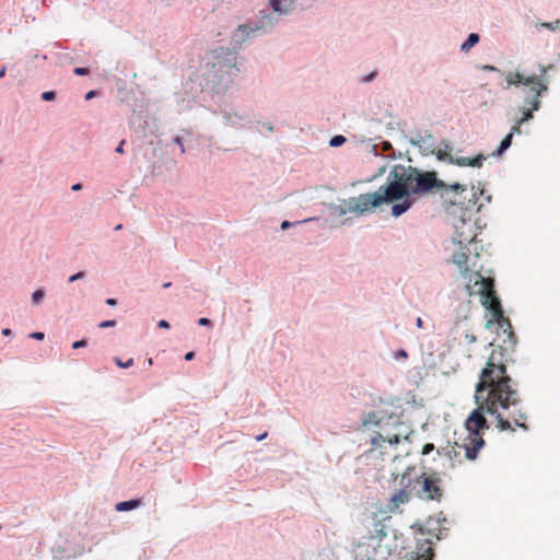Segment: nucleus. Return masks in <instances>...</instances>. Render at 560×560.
<instances>
[{
  "label": "nucleus",
  "instance_id": "8",
  "mask_svg": "<svg viewBox=\"0 0 560 560\" xmlns=\"http://www.w3.org/2000/svg\"><path fill=\"white\" fill-rule=\"evenodd\" d=\"M269 5L279 15L288 14L296 8H305L304 0H270Z\"/></svg>",
  "mask_w": 560,
  "mask_h": 560
},
{
  "label": "nucleus",
  "instance_id": "2",
  "mask_svg": "<svg viewBox=\"0 0 560 560\" xmlns=\"http://www.w3.org/2000/svg\"><path fill=\"white\" fill-rule=\"evenodd\" d=\"M438 194L442 206L450 209L454 206H464L463 195L466 186L460 184L446 185L439 179L436 172H421L412 166L394 165L387 176L386 184L374 192L361 194L358 197L345 200L340 207V214L352 213L357 217L372 212L383 203L401 200L404 197L424 196Z\"/></svg>",
  "mask_w": 560,
  "mask_h": 560
},
{
  "label": "nucleus",
  "instance_id": "45",
  "mask_svg": "<svg viewBox=\"0 0 560 560\" xmlns=\"http://www.w3.org/2000/svg\"><path fill=\"white\" fill-rule=\"evenodd\" d=\"M5 73V68H2L1 71H0V78H2Z\"/></svg>",
  "mask_w": 560,
  "mask_h": 560
},
{
  "label": "nucleus",
  "instance_id": "38",
  "mask_svg": "<svg viewBox=\"0 0 560 560\" xmlns=\"http://www.w3.org/2000/svg\"><path fill=\"white\" fill-rule=\"evenodd\" d=\"M248 26L247 25H240L238 26V31H241L242 33H247L248 34Z\"/></svg>",
  "mask_w": 560,
  "mask_h": 560
},
{
  "label": "nucleus",
  "instance_id": "35",
  "mask_svg": "<svg viewBox=\"0 0 560 560\" xmlns=\"http://www.w3.org/2000/svg\"><path fill=\"white\" fill-rule=\"evenodd\" d=\"M375 75H376V73H375V72H372V73H370L369 75H366V77L363 79V81H364V82H370V81H372V80L374 79V77H375Z\"/></svg>",
  "mask_w": 560,
  "mask_h": 560
},
{
  "label": "nucleus",
  "instance_id": "24",
  "mask_svg": "<svg viewBox=\"0 0 560 560\" xmlns=\"http://www.w3.org/2000/svg\"><path fill=\"white\" fill-rule=\"evenodd\" d=\"M86 340L85 339H82V340H78V341H74L72 343V348L73 349H79V348H82V347H85L86 346Z\"/></svg>",
  "mask_w": 560,
  "mask_h": 560
},
{
  "label": "nucleus",
  "instance_id": "44",
  "mask_svg": "<svg viewBox=\"0 0 560 560\" xmlns=\"http://www.w3.org/2000/svg\"><path fill=\"white\" fill-rule=\"evenodd\" d=\"M266 436H267V433H264V434H261V435H258V436L256 438V440H257V441H261V440H264Z\"/></svg>",
  "mask_w": 560,
  "mask_h": 560
},
{
  "label": "nucleus",
  "instance_id": "27",
  "mask_svg": "<svg viewBox=\"0 0 560 560\" xmlns=\"http://www.w3.org/2000/svg\"><path fill=\"white\" fill-rule=\"evenodd\" d=\"M198 324L201 325V326H211L212 325L211 320L209 318H206V317L199 318Z\"/></svg>",
  "mask_w": 560,
  "mask_h": 560
},
{
  "label": "nucleus",
  "instance_id": "25",
  "mask_svg": "<svg viewBox=\"0 0 560 560\" xmlns=\"http://www.w3.org/2000/svg\"><path fill=\"white\" fill-rule=\"evenodd\" d=\"M84 277V272L83 271H80V272H77L74 275H72L70 278H69V281L70 282H74L79 279H82Z\"/></svg>",
  "mask_w": 560,
  "mask_h": 560
},
{
  "label": "nucleus",
  "instance_id": "15",
  "mask_svg": "<svg viewBox=\"0 0 560 560\" xmlns=\"http://www.w3.org/2000/svg\"><path fill=\"white\" fill-rule=\"evenodd\" d=\"M511 143H512V133H509L501 141V143L497 150V154L501 155L505 150H508L510 148Z\"/></svg>",
  "mask_w": 560,
  "mask_h": 560
},
{
  "label": "nucleus",
  "instance_id": "29",
  "mask_svg": "<svg viewBox=\"0 0 560 560\" xmlns=\"http://www.w3.org/2000/svg\"><path fill=\"white\" fill-rule=\"evenodd\" d=\"M559 21H556L555 23H544L542 26L547 27V28H550V30H556L559 25Z\"/></svg>",
  "mask_w": 560,
  "mask_h": 560
},
{
  "label": "nucleus",
  "instance_id": "32",
  "mask_svg": "<svg viewBox=\"0 0 560 560\" xmlns=\"http://www.w3.org/2000/svg\"><path fill=\"white\" fill-rule=\"evenodd\" d=\"M125 142H126L125 140H121V141L119 142L118 147L116 148V152H117V153H120V154H122V153H124V145H125Z\"/></svg>",
  "mask_w": 560,
  "mask_h": 560
},
{
  "label": "nucleus",
  "instance_id": "6",
  "mask_svg": "<svg viewBox=\"0 0 560 560\" xmlns=\"http://www.w3.org/2000/svg\"><path fill=\"white\" fill-rule=\"evenodd\" d=\"M415 494L423 500L440 501L443 495L442 479L436 472H423L415 480H411Z\"/></svg>",
  "mask_w": 560,
  "mask_h": 560
},
{
  "label": "nucleus",
  "instance_id": "18",
  "mask_svg": "<svg viewBox=\"0 0 560 560\" xmlns=\"http://www.w3.org/2000/svg\"><path fill=\"white\" fill-rule=\"evenodd\" d=\"M436 158L439 160H448L451 163L455 162V159H453L447 152L439 150L436 153Z\"/></svg>",
  "mask_w": 560,
  "mask_h": 560
},
{
  "label": "nucleus",
  "instance_id": "1",
  "mask_svg": "<svg viewBox=\"0 0 560 560\" xmlns=\"http://www.w3.org/2000/svg\"><path fill=\"white\" fill-rule=\"evenodd\" d=\"M475 402L477 408L472 410L465 423L469 432L467 441L463 445L457 444L464 451L466 459H476L479 450L485 445L481 433L489 428L485 413L495 417L501 431H514L513 424L527 429L525 424L527 416L520 407L521 396L514 387L512 377L508 374L502 348L492 350L480 371L475 387Z\"/></svg>",
  "mask_w": 560,
  "mask_h": 560
},
{
  "label": "nucleus",
  "instance_id": "33",
  "mask_svg": "<svg viewBox=\"0 0 560 560\" xmlns=\"http://www.w3.org/2000/svg\"><path fill=\"white\" fill-rule=\"evenodd\" d=\"M158 326H159L160 328H168V327H170V324H168V322H166L165 319H162V320H160V322H159Z\"/></svg>",
  "mask_w": 560,
  "mask_h": 560
},
{
  "label": "nucleus",
  "instance_id": "41",
  "mask_svg": "<svg viewBox=\"0 0 560 560\" xmlns=\"http://www.w3.org/2000/svg\"><path fill=\"white\" fill-rule=\"evenodd\" d=\"M194 355H195V353L192 351H190V352L186 353L185 360L189 361L194 358Z\"/></svg>",
  "mask_w": 560,
  "mask_h": 560
},
{
  "label": "nucleus",
  "instance_id": "34",
  "mask_svg": "<svg viewBox=\"0 0 560 560\" xmlns=\"http://www.w3.org/2000/svg\"><path fill=\"white\" fill-rule=\"evenodd\" d=\"M293 224H294V223H292V222L283 221V222L281 223V229H282V230H285V229H288V228L292 226Z\"/></svg>",
  "mask_w": 560,
  "mask_h": 560
},
{
  "label": "nucleus",
  "instance_id": "21",
  "mask_svg": "<svg viewBox=\"0 0 560 560\" xmlns=\"http://www.w3.org/2000/svg\"><path fill=\"white\" fill-rule=\"evenodd\" d=\"M116 325V322L114 319H109V320H104L102 323L98 324V327L100 328H109V327H114Z\"/></svg>",
  "mask_w": 560,
  "mask_h": 560
},
{
  "label": "nucleus",
  "instance_id": "39",
  "mask_svg": "<svg viewBox=\"0 0 560 560\" xmlns=\"http://www.w3.org/2000/svg\"><path fill=\"white\" fill-rule=\"evenodd\" d=\"M483 70H487V71H497L498 69L494 67V66H483Z\"/></svg>",
  "mask_w": 560,
  "mask_h": 560
},
{
  "label": "nucleus",
  "instance_id": "10",
  "mask_svg": "<svg viewBox=\"0 0 560 560\" xmlns=\"http://www.w3.org/2000/svg\"><path fill=\"white\" fill-rule=\"evenodd\" d=\"M452 261L459 268V271L464 278L468 277L470 271L467 266L468 255L466 253H464V252L455 253L452 256Z\"/></svg>",
  "mask_w": 560,
  "mask_h": 560
},
{
  "label": "nucleus",
  "instance_id": "9",
  "mask_svg": "<svg viewBox=\"0 0 560 560\" xmlns=\"http://www.w3.org/2000/svg\"><path fill=\"white\" fill-rule=\"evenodd\" d=\"M213 55L215 58H220L223 55L229 56V59L226 62L221 63V61H219L218 63H213V67H219L220 70H222L225 67H229L230 69L234 68L236 71H238V69L236 68V57L234 55H232L228 49H224V48L215 49V50H213Z\"/></svg>",
  "mask_w": 560,
  "mask_h": 560
},
{
  "label": "nucleus",
  "instance_id": "5",
  "mask_svg": "<svg viewBox=\"0 0 560 560\" xmlns=\"http://www.w3.org/2000/svg\"><path fill=\"white\" fill-rule=\"evenodd\" d=\"M465 279L468 295H480L481 304L492 311L494 316L501 317L503 311L494 291V280L482 277L479 271L470 272Z\"/></svg>",
  "mask_w": 560,
  "mask_h": 560
},
{
  "label": "nucleus",
  "instance_id": "48",
  "mask_svg": "<svg viewBox=\"0 0 560 560\" xmlns=\"http://www.w3.org/2000/svg\"><path fill=\"white\" fill-rule=\"evenodd\" d=\"M152 364H153L152 359H151V358H150V359H148V365H150V366H151Z\"/></svg>",
  "mask_w": 560,
  "mask_h": 560
},
{
  "label": "nucleus",
  "instance_id": "42",
  "mask_svg": "<svg viewBox=\"0 0 560 560\" xmlns=\"http://www.w3.org/2000/svg\"><path fill=\"white\" fill-rule=\"evenodd\" d=\"M417 327L418 328H422L423 327V320L420 317L417 318Z\"/></svg>",
  "mask_w": 560,
  "mask_h": 560
},
{
  "label": "nucleus",
  "instance_id": "7",
  "mask_svg": "<svg viewBox=\"0 0 560 560\" xmlns=\"http://www.w3.org/2000/svg\"><path fill=\"white\" fill-rule=\"evenodd\" d=\"M400 483L404 485V488L392 495L390 509H398L401 504L407 503L411 494L415 493L411 479H409L407 475L402 476Z\"/></svg>",
  "mask_w": 560,
  "mask_h": 560
},
{
  "label": "nucleus",
  "instance_id": "20",
  "mask_svg": "<svg viewBox=\"0 0 560 560\" xmlns=\"http://www.w3.org/2000/svg\"><path fill=\"white\" fill-rule=\"evenodd\" d=\"M55 97H56V94L52 91H47L42 94V98L44 101H52V100H55Z\"/></svg>",
  "mask_w": 560,
  "mask_h": 560
},
{
  "label": "nucleus",
  "instance_id": "4",
  "mask_svg": "<svg viewBox=\"0 0 560 560\" xmlns=\"http://www.w3.org/2000/svg\"><path fill=\"white\" fill-rule=\"evenodd\" d=\"M362 425L369 430L377 429L371 436L370 452H378L384 455L388 448L408 440L410 430L397 417L383 416L378 412H370L363 419Z\"/></svg>",
  "mask_w": 560,
  "mask_h": 560
},
{
  "label": "nucleus",
  "instance_id": "43",
  "mask_svg": "<svg viewBox=\"0 0 560 560\" xmlns=\"http://www.w3.org/2000/svg\"><path fill=\"white\" fill-rule=\"evenodd\" d=\"M2 334L4 336H9V335H11V330L9 328H5V329L2 330Z\"/></svg>",
  "mask_w": 560,
  "mask_h": 560
},
{
  "label": "nucleus",
  "instance_id": "40",
  "mask_svg": "<svg viewBox=\"0 0 560 560\" xmlns=\"http://www.w3.org/2000/svg\"><path fill=\"white\" fill-rule=\"evenodd\" d=\"M72 190L74 191H78V190H81L82 189V185L81 184H74L72 187H71Z\"/></svg>",
  "mask_w": 560,
  "mask_h": 560
},
{
  "label": "nucleus",
  "instance_id": "19",
  "mask_svg": "<svg viewBox=\"0 0 560 560\" xmlns=\"http://www.w3.org/2000/svg\"><path fill=\"white\" fill-rule=\"evenodd\" d=\"M115 363L119 366V368H129L131 365H133V360L132 359H129L128 361H121L119 358H115Z\"/></svg>",
  "mask_w": 560,
  "mask_h": 560
},
{
  "label": "nucleus",
  "instance_id": "31",
  "mask_svg": "<svg viewBox=\"0 0 560 560\" xmlns=\"http://www.w3.org/2000/svg\"><path fill=\"white\" fill-rule=\"evenodd\" d=\"M174 141L180 147V152L184 153L185 152V148H184L182 138L180 137H176Z\"/></svg>",
  "mask_w": 560,
  "mask_h": 560
},
{
  "label": "nucleus",
  "instance_id": "16",
  "mask_svg": "<svg viewBox=\"0 0 560 560\" xmlns=\"http://www.w3.org/2000/svg\"><path fill=\"white\" fill-rule=\"evenodd\" d=\"M346 142V138L343 136H335L330 140L331 147H339Z\"/></svg>",
  "mask_w": 560,
  "mask_h": 560
},
{
  "label": "nucleus",
  "instance_id": "26",
  "mask_svg": "<svg viewBox=\"0 0 560 560\" xmlns=\"http://www.w3.org/2000/svg\"><path fill=\"white\" fill-rule=\"evenodd\" d=\"M522 125H523V124H518V120H516V121H515V125L512 127V129H511V132H510V133H512V136H513L514 133H521V126H522Z\"/></svg>",
  "mask_w": 560,
  "mask_h": 560
},
{
  "label": "nucleus",
  "instance_id": "13",
  "mask_svg": "<svg viewBox=\"0 0 560 560\" xmlns=\"http://www.w3.org/2000/svg\"><path fill=\"white\" fill-rule=\"evenodd\" d=\"M141 505V500H129V501H122L116 504L115 510L118 512H125L130 511L136 508H139Z\"/></svg>",
  "mask_w": 560,
  "mask_h": 560
},
{
  "label": "nucleus",
  "instance_id": "28",
  "mask_svg": "<svg viewBox=\"0 0 560 560\" xmlns=\"http://www.w3.org/2000/svg\"><path fill=\"white\" fill-rule=\"evenodd\" d=\"M31 338H34V339H37V340H42L44 339V334L40 332V331H35V332H32L30 335Z\"/></svg>",
  "mask_w": 560,
  "mask_h": 560
},
{
  "label": "nucleus",
  "instance_id": "46",
  "mask_svg": "<svg viewBox=\"0 0 560 560\" xmlns=\"http://www.w3.org/2000/svg\"><path fill=\"white\" fill-rule=\"evenodd\" d=\"M170 287H171V282H166V283L163 284V288H165V289L170 288Z\"/></svg>",
  "mask_w": 560,
  "mask_h": 560
},
{
  "label": "nucleus",
  "instance_id": "11",
  "mask_svg": "<svg viewBox=\"0 0 560 560\" xmlns=\"http://www.w3.org/2000/svg\"><path fill=\"white\" fill-rule=\"evenodd\" d=\"M486 160L483 154H479L472 159L460 156L455 159L454 164L458 166H472V167H480Z\"/></svg>",
  "mask_w": 560,
  "mask_h": 560
},
{
  "label": "nucleus",
  "instance_id": "30",
  "mask_svg": "<svg viewBox=\"0 0 560 560\" xmlns=\"http://www.w3.org/2000/svg\"><path fill=\"white\" fill-rule=\"evenodd\" d=\"M408 357L407 352L405 350H399L395 353V358L396 359H406Z\"/></svg>",
  "mask_w": 560,
  "mask_h": 560
},
{
  "label": "nucleus",
  "instance_id": "37",
  "mask_svg": "<svg viewBox=\"0 0 560 560\" xmlns=\"http://www.w3.org/2000/svg\"><path fill=\"white\" fill-rule=\"evenodd\" d=\"M95 95H96V92H95V91H90V92H88V93H86L85 98H86V100H91V98H93Z\"/></svg>",
  "mask_w": 560,
  "mask_h": 560
},
{
  "label": "nucleus",
  "instance_id": "36",
  "mask_svg": "<svg viewBox=\"0 0 560 560\" xmlns=\"http://www.w3.org/2000/svg\"><path fill=\"white\" fill-rule=\"evenodd\" d=\"M106 304L109 306H115L117 304L116 299L109 298L106 300Z\"/></svg>",
  "mask_w": 560,
  "mask_h": 560
},
{
  "label": "nucleus",
  "instance_id": "22",
  "mask_svg": "<svg viewBox=\"0 0 560 560\" xmlns=\"http://www.w3.org/2000/svg\"><path fill=\"white\" fill-rule=\"evenodd\" d=\"M434 450V445L432 443H427L422 447V455H429Z\"/></svg>",
  "mask_w": 560,
  "mask_h": 560
},
{
  "label": "nucleus",
  "instance_id": "17",
  "mask_svg": "<svg viewBox=\"0 0 560 560\" xmlns=\"http://www.w3.org/2000/svg\"><path fill=\"white\" fill-rule=\"evenodd\" d=\"M44 291L43 290H36L32 295V301L35 304H38L44 299Z\"/></svg>",
  "mask_w": 560,
  "mask_h": 560
},
{
  "label": "nucleus",
  "instance_id": "47",
  "mask_svg": "<svg viewBox=\"0 0 560 560\" xmlns=\"http://www.w3.org/2000/svg\"><path fill=\"white\" fill-rule=\"evenodd\" d=\"M121 228H122V225H121V224H118V225L115 228V230H116V231H119V230H121Z\"/></svg>",
  "mask_w": 560,
  "mask_h": 560
},
{
  "label": "nucleus",
  "instance_id": "12",
  "mask_svg": "<svg viewBox=\"0 0 560 560\" xmlns=\"http://www.w3.org/2000/svg\"><path fill=\"white\" fill-rule=\"evenodd\" d=\"M409 197H404V201L401 203L394 205L392 208V214L394 217H399L404 212H406L412 205V201L408 199Z\"/></svg>",
  "mask_w": 560,
  "mask_h": 560
},
{
  "label": "nucleus",
  "instance_id": "3",
  "mask_svg": "<svg viewBox=\"0 0 560 560\" xmlns=\"http://www.w3.org/2000/svg\"><path fill=\"white\" fill-rule=\"evenodd\" d=\"M552 66L537 65V72L524 68L517 71H510L505 74L508 86H524L526 106L522 108V117L518 124H524L533 118V112L540 108V97L548 91L549 78L547 72Z\"/></svg>",
  "mask_w": 560,
  "mask_h": 560
},
{
  "label": "nucleus",
  "instance_id": "14",
  "mask_svg": "<svg viewBox=\"0 0 560 560\" xmlns=\"http://www.w3.org/2000/svg\"><path fill=\"white\" fill-rule=\"evenodd\" d=\"M479 42V35L476 33L469 34L468 38L463 43L460 49L463 51L470 50L471 47H474Z\"/></svg>",
  "mask_w": 560,
  "mask_h": 560
},
{
  "label": "nucleus",
  "instance_id": "23",
  "mask_svg": "<svg viewBox=\"0 0 560 560\" xmlns=\"http://www.w3.org/2000/svg\"><path fill=\"white\" fill-rule=\"evenodd\" d=\"M73 72L77 74V75H85L89 73V69L88 68H74Z\"/></svg>",
  "mask_w": 560,
  "mask_h": 560
}]
</instances>
